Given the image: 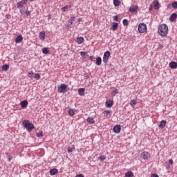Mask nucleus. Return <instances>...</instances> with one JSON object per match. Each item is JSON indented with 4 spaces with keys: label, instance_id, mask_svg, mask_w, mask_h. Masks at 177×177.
<instances>
[{
    "label": "nucleus",
    "instance_id": "obj_37",
    "mask_svg": "<svg viewBox=\"0 0 177 177\" xmlns=\"http://www.w3.org/2000/svg\"><path fill=\"white\" fill-rule=\"evenodd\" d=\"M28 75L30 78H32V77L34 76V72L32 71H30L28 73Z\"/></svg>",
    "mask_w": 177,
    "mask_h": 177
},
{
    "label": "nucleus",
    "instance_id": "obj_1",
    "mask_svg": "<svg viewBox=\"0 0 177 177\" xmlns=\"http://www.w3.org/2000/svg\"><path fill=\"white\" fill-rule=\"evenodd\" d=\"M158 33L160 37H167L168 35V26L165 24H162L158 27Z\"/></svg>",
    "mask_w": 177,
    "mask_h": 177
},
{
    "label": "nucleus",
    "instance_id": "obj_27",
    "mask_svg": "<svg viewBox=\"0 0 177 177\" xmlns=\"http://www.w3.org/2000/svg\"><path fill=\"white\" fill-rule=\"evenodd\" d=\"M125 177H133V173L131 171H129L125 173Z\"/></svg>",
    "mask_w": 177,
    "mask_h": 177
},
{
    "label": "nucleus",
    "instance_id": "obj_22",
    "mask_svg": "<svg viewBox=\"0 0 177 177\" xmlns=\"http://www.w3.org/2000/svg\"><path fill=\"white\" fill-rule=\"evenodd\" d=\"M95 64H97V66H101L102 65V58L100 57H97L96 58Z\"/></svg>",
    "mask_w": 177,
    "mask_h": 177
},
{
    "label": "nucleus",
    "instance_id": "obj_4",
    "mask_svg": "<svg viewBox=\"0 0 177 177\" xmlns=\"http://www.w3.org/2000/svg\"><path fill=\"white\" fill-rule=\"evenodd\" d=\"M67 84H62L58 86V92L59 93H65L66 92H67Z\"/></svg>",
    "mask_w": 177,
    "mask_h": 177
},
{
    "label": "nucleus",
    "instance_id": "obj_23",
    "mask_svg": "<svg viewBox=\"0 0 177 177\" xmlns=\"http://www.w3.org/2000/svg\"><path fill=\"white\" fill-rule=\"evenodd\" d=\"M75 113H77V110L75 109H70L68 110L69 115H75Z\"/></svg>",
    "mask_w": 177,
    "mask_h": 177
},
{
    "label": "nucleus",
    "instance_id": "obj_19",
    "mask_svg": "<svg viewBox=\"0 0 177 177\" xmlns=\"http://www.w3.org/2000/svg\"><path fill=\"white\" fill-rule=\"evenodd\" d=\"M84 93H85L84 88H80L78 89V94L80 95V96H84Z\"/></svg>",
    "mask_w": 177,
    "mask_h": 177
},
{
    "label": "nucleus",
    "instance_id": "obj_33",
    "mask_svg": "<svg viewBox=\"0 0 177 177\" xmlns=\"http://www.w3.org/2000/svg\"><path fill=\"white\" fill-rule=\"evenodd\" d=\"M68 10V6H66L62 8V12H67Z\"/></svg>",
    "mask_w": 177,
    "mask_h": 177
},
{
    "label": "nucleus",
    "instance_id": "obj_44",
    "mask_svg": "<svg viewBox=\"0 0 177 177\" xmlns=\"http://www.w3.org/2000/svg\"><path fill=\"white\" fill-rule=\"evenodd\" d=\"M113 21H118V16H115L114 17Z\"/></svg>",
    "mask_w": 177,
    "mask_h": 177
},
{
    "label": "nucleus",
    "instance_id": "obj_48",
    "mask_svg": "<svg viewBox=\"0 0 177 177\" xmlns=\"http://www.w3.org/2000/svg\"><path fill=\"white\" fill-rule=\"evenodd\" d=\"M75 177H84V174H77Z\"/></svg>",
    "mask_w": 177,
    "mask_h": 177
},
{
    "label": "nucleus",
    "instance_id": "obj_16",
    "mask_svg": "<svg viewBox=\"0 0 177 177\" xmlns=\"http://www.w3.org/2000/svg\"><path fill=\"white\" fill-rule=\"evenodd\" d=\"M177 19V14L176 13H173L170 16L169 20L170 21H175Z\"/></svg>",
    "mask_w": 177,
    "mask_h": 177
},
{
    "label": "nucleus",
    "instance_id": "obj_5",
    "mask_svg": "<svg viewBox=\"0 0 177 177\" xmlns=\"http://www.w3.org/2000/svg\"><path fill=\"white\" fill-rule=\"evenodd\" d=\"M110 51H106L103 55V63L107 64L109 63V59L110 58Z\"/></svg>",
    "mask_w": 177,
    "mask_h": 177
},
{
    "label": "nucleus",
    "instance_id": "obj_38",
    "mask_svg": "<svg viewBox=\"0 0 177 177\" xmlns=\"http://www.w3.org/2000/svg\"><path fill=\"white\" fill-rule=\"evenodd\" d=\"M122 23L124 26H128L129 24L128 19H123Z\"/></svg>",
    "mask_w": 177,
    "mask_h": 177
},
{
    "label": "nucleus",
    "instance_id": "obj_20",
    "mask_svg": "<svg viewBox=\"0 0 177 177\" xmlns=\"http://www.w3.org/2000/svg\"><path fill=\"white\" fill-rule=\"evenodd\" d=\"M84 37H80L77 38L76 42L77 44H78L79 45L82 44L84 42Z\"/></svg>",
    "mask_w": 177,
    "mask_h": 177
},
{
    "label": "nucleus",
    "instance_id": "obj_40",
    "mask_svg": "<svg viewBox=\"0 0 177 177\" xmlns=\"http://www.w3.org/2000/svg\"><path fill=\"white\" fill-rule=\"evenodd\" d=\"M72 24H71V22H70V21H68L66 24V27H71Z\"/></svg>",
    "mask_w": 177,
    "mask_h": 177
},
{
    "label": "nucleus",
    "instance_id": "obj_26",
    "mask_svg": "<svg viewBox=\"0 0 177 177\" xmlns=\"http://www.w3.org/2000/svg\"><path fill=\"white\" fill-rule=\"evenodd\" d=\"M136 103H137L136 100H131L130 101V106H131V107H135L136 106Z\"/></svg>",
    "mask_w": 177,
    "mask_h": 177
},
{
    "label": "nucleus",
    "instance_id": "obj_50",
    "mask_svg": "<svg viewBox=\"0 0 177 177\" xmlns=\"http://www.w3.org/2000/svg\"><path fill=\"white\" fill-rule=\"evenodd\" d=\"M169 162L170 164H174V160H173L172 159H170V160H169Z\"/></svg>",
    "mask_w": 177,
    "mask_h": 177
},
{
    "label": "nucleus",
    "instance_id": "obj_45",
    "mask_svg": "<svg viewBox=\"0 0 177 177\" xmlns=\"http://www.w3.org/2000/svg\"><path fill=\"white\" fill-rule=\"evenodd\" d=\"M26 16H30V15H31V11L27 10V11L26 12Z\"/></svg>",
    "mask_w": 177,
    "mask_h": 177
},
{
    "label": "nucleus",
    "instance_id": "obj_17",
    "mask_svg": "<svg viewBox=\"0 0 177 177\" xmlns=\"http://www.w3.org/2000/svg\"><path fill=\"white\" fill-rule=\"evenodd\" d=\"M169 67L170 68H172V70L176 68L177 67V63L175 62H171L169 63Z\"/></svg>",
    "mask_w": 177,
    "mask_h": 177
},
{
    "label": "nucleus",
    "instance_id": "obj_28",
    "mask_svg": "<svg viewBox=\"0 0 177 177\" xmlns=\"http://www.w3.org/2000/svg\"><path fill=\"white\" fill-rule=\"evenodd\" d=\"M114 6H120L121 5V1L120 0H113Z\"/></svg>",
    "mask_w": 177,
    "mask_h": 177
},
{
    "label": "nucleus",
    "instance_id": "obj_47",
    "mask_svg": "<svg viewBox=\"0 0 177 177\" xmlns=\"http://www.w3.org/2000/svg\"><path fill=\"white\" fill-rule=\"evenodd\" d=\"M27 1H28V0H21V1L24 5H26V3H27Z\"/></svg>",
    "mask_w": 177,
    "mask_h": 177
},
{
    "label": "nucleus",
    "instance_id": "obj_51",
    "mask_svg": "<svg viewBox=\"0 0 177 177\" xmlns=\"http://www.w3.org/2000/svg\"><path fill=\"white\" fill-rule=\"evenodd\" d=\"M80 21H82V18H80L77 19V23H80Z\"/></svg>",
    "mask_w": 177,
    "mask_h": 177
},
{
    "label": "nucleus",
    "instance_id": "obj_49",
    "mask_svg": "<svg viewBox=\"0 0 177 177\" xmlns=\"http://www.w3.org/2000/svg\"><path fill=\"white\" fill-rule=\"evenodd\" d=\"M89 59H90L91 60H93V59H95V57H93V55L90 56V57H89Z\"/></svg>",
    "mask_w": 177,
    "mask_h": 177
},
{
    "label": "nucleus",
    "instance_id": "obj_3",
    "mask_svg": "<svg viewBox=\"0 0 177 177\" xmlns=\"http://www.w3.org/2000/svg\"><path fill=\"white\" fill-rule=\"evenodd\" d=\"M138 32L143 34L147 31V26L145 23H140L138 26Z\"/></svg>",
    "mask_w": 177,
    "mask_h": 177
},
{
    "label": "nucleus",
    "instance_id": "obj_43",
    "mask_svg": "<svg viewBox=\"0 0 177 177\" xmlns=\"http://www.w3.org/2000/svg\"><path fill=\"white\" fill-rule=\"evenodd\" d=\"M37 138H42L44 136V133H37Z\"/></svg>",
    "mask_w": 177,
    "mask_h": 177
},
{
    "label": "nucleus",
    "instance_id": "obj_25",
    "mask_svg": "<svg viewBox=\"0 0 177 177\" xmlns=\"http://www.w3.org/2000/svg\"><path fill=\"white\" fill-rule=\"evenodd\" d=\"M42 53H44V55H48L49 48H46V47L43 48Z\"/></svg>",
    "mask_w": 177,
    "mask_h": 177
},
{
    "label": "nucleus",
    "instance_id": "obj_14",
    "mask_svg": "<svg viewBox=\"0 0 177 177\" xmlns=\"http://www.w3.org/2000/svg\"><path fill=\"white\" fill-rule=\"evenodd\" d=\"M105 160H107V156L106 155H101L97 158V160L101 161V162H103Z\"/></svg>",
    "mask_w": 177,
    "mask_h": 177
},
{
    "label": "nucleus",
    "instance_id": "obj_11",
    "mask_svg": "<svg viewBox=\"0 0 177 177\" xmlns=\"http://www.w3.org/2000/svg\"><path fill=\"white\" fill-rule=\"evenodd\" d=\"M20 104H21V109H26L27 106H28V101L24 100L20 102Z\"/></svg>",
    "mask_w": 177,
    "mask_h": 177
},
{
    "label": "nucleus",
    "instance_id": "obj_18",
    "mask_svg": "<svg viewBox=\"0 0 177 177\" xmlns=\"http://www.w3.org/2000/svg\"><path fill=\"white\" fill-rule=\"evenodd\" d=\"M39 38H40L41 41L45 39V31H41L39 32Z\"/></svg>",
    "mask_w": 177,
    "mask_h": 177
},
{
    "label": "nucleus",
    "instance_id": "obj_41",
    "mask_svg": "<svg viewBox=\"0 0 177 177\" xmlns=\"http://www.w3.org/2000/svg\"><path fill=\"white\" fill-rule=\"evenodd\" d=\"M67 150H68V153H72V151H73V148H71V147H68V149H67Z\"/></svg>",
    "mask_w": 177,
    "mask_h": 177
},
{
    "label": "nucleus",
    "instance_id": "obj_12",
    "mask_svg": "<svg viewBox=\"0 0 177 177\" xmlns=\"http://www.w3.org/2000/svg\"><path fill=\"white\" fill-rule=\"evenodd\" d=\"M16 44H21L23 42V36L19 35L15 38Z\"/></svg>",
    "mask_w": 177,
    "mask_h": 177
},
{
    "label": "nucleus",
    "instance_id": "obj_2",
    "mask_svg": "<svg viewBox=\"0 0 177 177\" xmlns=\"http://www.w3.org/2000/svg\"><path fill=\"white\" fill-rule=\"evenodd\" d=\"M23 125L24 128H26V129L28 131V132H30L32 131V129H34V125L30 122V120H24L23 121Z\"/></svg>",
    "mask_w": 177,
    "mask_h": 177
},
{
    "label": "nucleus",
    "instance_id": "obj_10",
    "mask_svg": "<svg viewBox=\"0 0 177 177\" xmlns=\"http://www.w3.org/2000/svg\"><path fill=\"white\" fill-rule=\"evenodd\" d=\"M113 132L115 133H120L121 132V126L116 125L113 127Z\"/></svg>",
    "mask_w": 177,
    "mask_h": 177
},
{
    "label": "nucleus",
    "instance_id": "obj_52",
    "mask_svg": "<svg viewBox=\"0 0 177 177\" xmlns=\"http://www.w3.org/2000/svg\"><path fill=\"white\" fill-rule=\"evenodd\" d=\"M30 2H33L34 1V0H30Z\"/></svg>",
    "mask_w": 177,
    "mask_h": 177
},
{
    "label": "nucleus",
    "instance_id": "obj_35",
    "mask_svg": "<svg viewBox=\"0 0 177 177\" xmlns=\"http://www.w3.org/2000/svg\"><path fill=\"white\" fill-rule=\"evenodd\" d=\"M172 8H174V9H177V1H174L171 3Z\"/></svg>",
    "mask_w": 177,
    "mask_h": 177
},
{
    "label": "nucleus",
    "instance_id": "obj_30",
    "mask_svg": "<svg viewBox=\"0 0 177 177\" xmlns=\"http://www.w3.org/2000/svg\"><path fill=\"white\" fill-rule=\"evenodd\" d=\"M8 70H9V65L5 64L2 66L3 71H8Z\"/></svg>",
    "mask_w": 177,
    "mask_h": 177
},
{
    "label": "nucleus",
    "instance_id": "obj_42",
    "mask_svg": "<svg viewBox=\"0 0 177 177\" xmlns=\"http://www.w3.org/2000/svg\"><path fill=\"white\" fill-rule=\"evenodd\" d=\"M12 158H13V156H12V155H9V156H8V161H12Z\"/></svg>",
    "mask_w": 177,
    "mask_h": 177
},
{
    "label": "nucleus",
    "instance_id": "obj_31",
    "mask_svg": "<svg viewBox=\"0 0 177 177\" xmlns=\"http://www.w3.org/2000/svg\"><path fill=\"white\" fill-rule=\"evenodd\" d=\"M17 6L18 9H21V8H23V6H24V4L21 1H19L17 3Z\"/></svg>",
    "mask_w": 177,
    "mask_h": 177
},
{
    "label": "nucleus",
    "instance_id": "obj_13",
    "mask_svg": "<svg viewBox=\"0 0 177 177\" xmlns=\"http://www.w3.org/2000/svg\"><path fill=\"white\" fill-rule=\"evenodd\" d=\"M49 172H50V175L53 176L54 175H56V174L59 173V169H50Z\"/></svg>",
    "mask_w": 177,
    "mask_h": 177
},
{
    "label": "nucleus",
    "instance_id": "obj_29",
    "mask_svg": "<svg viewBox=\"0 0 177 177\" xmlns=\"http://www.w3.org/2000/svg\"><path fill=\"white\" fill-rule=\"evenodd\" d=\"M113 91L111 92V95L112 96H115V95H117V93H118V89L115 88H113Z\"/></svg>",
    "mask_w": 177,
    "mask_h": 177
},
{
    "label": "nucleus",
    "instance_id": "obj_24",
    "mask_svg": "<svg viewBox=\"0 0 177 177\" xmlns=\"http://www.w3.org/2000/svg\"><path fill=\"white\" fill-rule=\"evenodd\" d=\"M86 121L88 124H95V119H93V118L88 117Z\"/></svg>",
    "mask_w": 177,
    "mask_h": 177
},
{
    "label": "nucleus",
    "instance_id": "obj_46",
    "mask_svg": "<svg viewBox=\"0 0 177 177\" xmlns=\"http://www.w3.org/2000/svg\"><path fill=\"white\" fill-rule=\"evenodd\" d=\"M151 177H159V176H158V174H153L151 175Z\"/></svg>",
    "mask_w": 177,
    "mask_h": 177
},
{
    "label": "nucleus",
    "instance_id": "obj_8",
    "mask_svg": "<svg viewBox=\"0 0 177 177\" xmlns=\"http://www.w3.org/2000/svg\"><path fill=\"white\" fill-rule=\"evenodd\" d=\"M138 8L139 7L137 5L131 6L129 8V12H131V13H135Z\"/></svg>",
    "mask_w": 177,
    "mask_h": 177
},
{
    "label": "nucleus",
    "instance_id": "obj_15",
    "mask_svg": "<svg viewBox=\"0 0 177 177\" xmlns=\"http://www.w3.org/2000/svg\"><path fill=\"white\" fill-rule=\"evenodd\" d=\"M153 5L155 9H158L160 8V2H158V0H154L153 1Z\"/></svg>",
    "mask_w": 177,
    "mask_h": 177
},
{
    "label": "nucleus",
    "instance_id": "obj_21",
    "mask_svg": "<svg viewBox=\"0 0 177 177\" xmlns=\"http://www.w3.org/2000/svg\"><path fill=\"white\" fill-rule=\"evenodd\" d=\"M165 125H167V121L162 120L159 124V128H165Z\"/></svg>",
    "mask_w": 177,
    "mask_h": 177
},
{
    "label": "nucleus",
    "instance_id": "obj_9",
    "mask_svg": "<svg viewBox=\"0 0 177 177\" xmlns=\"http://www.w3.org/2000/svg\"><path fill=\"white\" fill-rule=\"evenodd\" d=\"M118 28V23L113 22L111 26V30L113 31H115Z\"/></svg>",
    "mask_w": 177,
    "mask_h": 177
},
{
    "label": "nucleus",
    "instance_id": "obj_39",
    "mask_svg": "<svg viewBox=\"0 0 177 177\" xmlns=\"http://www.w3.org/2000/svg\"><path fill=\"white\" fill-rule=\"evenodd\" d=\"M80 55L82 57H85V56L86 55V53L82 51L80 52Z\"/></svg>",
    "mask_w": 177,
    "mask_h": 177
},
{
    "label": "nucleus",
    "instance_id": "obj_32",
    "mask_svg": "<svg viewBox=\"0 0 177 177\" xmlns=\"http://www.w3.org/2000/svg\"><path fill=\"white\" fill-rule=\"evenodd\" d=\"M69 21L71 23V24H73L74 23V21H75V17H71Z\"/></svg>",
    "mask_w": 177,
    "mask_h": 177
},
{
    "label": "nucleus",
    "instance_id": "obj_7",
    "mask_svg": "<svg viewBox=\"0 0 177 177\" xmlns=\"http://www.w3.org/2000/svg\"><path fill=\"white\" fill-rule=\"evenodd\" d=\"M113 104H114V102L111 100H108L105 102V106L107 109H111Z\"/></svg>",
    "mask_w": 177,
    "mask_h": 177
},
{
    "label": "nucleus",
    "instance_id": "obj_6",
    "mask_svg": "<svg viewBox=\"0 0 177 177\" xmlns=\"http://www.w3.org/2000/svg\"><path fill=\"white\" fill-rule=\"evenodd\" d=\"M150 158V154H149V152L144 151L140 154V158L142 160H149Z\"/></svg>",
    "mask_w": 177,
    "mask_h": 177
},
{
    "label": "nucleus",
    "instance_id": "obj_34",
    "mask_svg": "<svg viewBox=\"0 0 177 177\" xmlns=\"http://www.w3.org/2000/svg\"><path fill=\"white\" fill-rule=\"evenodd\" d=\"M111 113V111H108V110H106V111H103V114H104V115H106V117H107V115H109V114Z\"/></svg>",
    "mask_w": 177,
    "mask_h": 177
},
{
    "label": "nucleus",
    "instance_id": "obj_36",
    "mask_svg": "<svg viewBox=\"0 0 177 177\" xmlns=\"http://www.w3.org/2000/svg\"><path fill=\"white\" fill-rule=\"evenodd\" d=\"M35 80H39L41 78V75H39V73L35 74Z\"/></svg>",
    "mask_w": 177,
    "mask_h": 177
}]
</instances>
